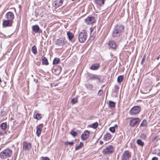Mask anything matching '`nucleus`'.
I'll use <instances>...</instances> for the list:
<instances>
[{"instance_id":"f257e3e1","label":"nucleus","mask_w":160,"mask_h":160,"mask_svg":"<svg viewBox=\"0 0 160 160\" xmlns=\"http://www.w3.org/2000/svg\"><path fill=\"white\" fill-rule=\"evenodd\" d=\"M124 27L121 24H117L112 32V36L114 37H119L124 32Z\"/></svg>"},{"instance_id":"f03ea898","label":"nucleus","mask_w":160,"mask_h":160,"mask_svg":"<svg viewBox=\"0 0 160 160\" xmlns=\"http://www.w3.org/2000/svg\"><path fill=\"white\" fill-rule=\"evenodd\" d=\"M12 153L11 150L9 148H6L3 150L0 153V158L2 159H5L10 157Z\"/></svg>"},{"instance_id":"7ed1b4c3","label":"nucleus","mask_w":160,"mask_h":160,"mask_svg":"<svg viewBox=\"0 0 160 160\" xmlns=\"http://www.w3.org/2000/svg\"><path fill=\"white\" fill-rule=\"evenodd\" d=\"M88 35L86 31L85 30H83L81 32L79 35L78 40L81 42H84L86 40Z\"/></svg>"},{"instance_id":"20e7f679","label":"nucleus","mask_w":160,"mask_h":160,"mask_svg":"<svg viewBox=\"0 0 160 160\" xmlns=\"http://www.w3.org/2000/svg\"><path fill=\"white\" fill-rule=\"evenodd\" d=\"M141 111V108L138 106H135L132 108L129 111L130 115H135L138 114Z\"/></svg>"},{"instance_id":"39448f33","label":"nucleus","mask_w":160,"mask_h":160,"mask_svg":"<svg viewBox=\"0 0 160 160\" xmlns=\"http://www.w3.org/2000/svg\"><path fill=\"white\" fill-rule=\"evenodd\" d=\"M114 151V147L112 145H109L103 150L102 152L104 155H108L112 153Z\"/></svg>"},{"instance_id":"423d86ee","label":"nucleus","mask_w":160,"mask_h":160,"mask_svg":"<svg viewBox=\"0 0 160 160\" xmlns=\"http://www.w3.org/2000/svg\"><path fill=\"white\" fill-rule=\"evenodd\" d=\"M55 43L57 45L62 46L66 44L67 41L65 37H62L56 39Z\"/></svg>"},{"instance_id":"0eeeda50","label":"nucleus","mask_w":160,"mask_h":160,"mask_svg":"<svg viewBox=\"0 0 160 160\" xmlns=\"http://www.w3.org/2000/svg\"><path fill=\"white\" fill-rule=\"evenodd\" d=\"M131 152L129 151H125L122 156L121 160H128L131 158Z\"/></svg>"},{"instance_id":"6e6552de","label":"nucleus","mask_w":160,"mask_h":160,"mask_svg":"<svg viewBox=\"0 0 160 160\" xmlns=\"http://www.w3.org/2000/svg\"><path fill=\"white\" fill-rule=\"evenodd\" d=\"M140 122V121L138 118H133L130 121L129 125L131 127H133L136 126L138 125L139 124Z\"/></svg>"},{"instance_id":"1a4fd4ad","label":"nucleus","mask_w":160,"mask_h":160,"mask_svg":"<svg viewBox=\"0 0 160 160\" xmlns=\"http://www.w3.org/2000/svg\"><path fill=\"white\" fill-rule=\"evenodd\" d=\"M32 148V144L27 141H24L23 142V150L25 151H29Z\"/></svg>"},{"instance_id":"9d476101","label":"nucleus","mask_w":160,"mask_h":160,"mask_svg":"<svg viewBox=\"0 0 160 160\" xmlns=\"http://www.w3.org/2000/svg\"><path fill=\"white\" fill-rule=\"evenodd\" d=\"M95 22V18L93 17H88L85 19V22L88 25H91Z\"/></svg>"},{"instance_id":"9b49d317","label":"nucleus","mask_w":160,"mask_h":160,"mask_svg":"<svg viewBox=\"0 0 160 160\" xmlns=\"http://www.w3.org/2000/svg\"><path fill=\"white\" fill-rule=\"evenodd\" d=\"M13 22L6 19H3L2 21V25L3 28L11 27L12 26Z\"/></svg>"},{"instance_id":"f8f14e48","label":"nucleus","mask_w":160,"mask_h":160,"mask_svg":"<svg viewBox=\"0 0 160 160\" xmlns=\"http://www.w3.org/2000/svg\"><path fill=\"white\" fill-rule=\"evenodd\" d=\"M14 18V14L11 12H8L5 15V19L13 22Z\"/></svg>"},{"instance_id":"ddd939ff","label":"nucleus","mask_w":160,"mask_h":160,"mask_svg":"<svg viewBox=\"0 0 160 160\" xmlns=\"http://www.w3.org/2000/svg\"><path fill=\"white\" fill-rule=\"evenodd\" d=\"M89 136V131L88 130H85L81 135L80 138L82 140H86L88 138Z\"/></svg>"},{"instance_id":"4468645a","label":"nucleus","mask_w":160,"mask_h":160,"mask_svg":"<svg viewBox=\"0 0 160 160\" xmlns=\"http://www.w3.org/2000/svg\"><path fill=\"white\" fill-rule=\"evenodd\" d=\"M43 124H39L37 126L36 128V133L37 136L38 137H40L41 132L42 131V129L43 128Z\"/></svg>"},{"instance_id":"2eb2a0df","label":"nucleus","mask_w":160,"mask_h":160,"mask_svg":"<svg viewBox=\"0 0 160 160\" xmlns=\"http://www.w3.org/2000/svg\"><path fill=\"white\" fill-rule=\"evenodd\" d=\"M108 45L111 48L114 50L116 49L118 46L116 42L113 40L109 41Z\"/></svg>"},{"instance_id":"dca6fc26","label":"nucleus","mask_w":160,"mask_h":160,"mask_svg":"<svg viewBox=\"0 0 160 160\" xmlns=\"http://www.w3.org/2000/svg\"><path fill=\"white\" fill-rule=\"evenodd\" d=\"M63 0H55L54 6L57 8L61 6L63 4Z\"/></svg>"},{"instance_id":"f3484780","label":"nucleus","mask_w":160,"mask_h":160,"mask_svg":"<svg viewBox=\"0 0 160 160\" xmlns=\"http://www.w3.org/2000/svg\"><path fill=\"white\" fill-rule=\"evenodd\" d=\"M105 0H94L95 3L98 6H102L104 4Z\"/></svg>"},{"instance_id":"a211bd4d","label":"nucleus","mask_w":160,"mask_h":160,"mask_svg":"<svg viewBox=\"0 0 160 160\" xmlns=\"http://www.w3.org/2000/svg\"><path fill=\"white\" fill-rule=\"evenodd\" d=\"M111 138V134L110 133H108L104 135L103 139L105 141H108L110 140Z\"/></svg>"},{"instance_id":"6ab92c4d","label":"nucleus","mask_w":160,"mask_h":160,"mask_svg":"<svg viewBox=\"0 0 160 160\" xmlns=\"http://www.w3.org/2000/svg\"><path fill=\"white\" fill-rule=\"evenodd\" d=\"M100 67V65L98 63L93 64L91 65L90 68L92 70H97Z\"/></svg>"},{"instance_id":"aec40b11","label":"nucleus","mask_w":160,"mask_h":160,"mask_svg":"<svg viewBox=\"0 0 160 160\" xmlns=\"http://www.w3.org/2000/svg\"><path fill=\"white\" fill-rule=\"evenodd\" d=\"M89 79L91 80H100V78L98 76L95 74H93L91 75L89 77Z\"/></svg>"},{"instance_id":"412c9836","label":"nucleus","mask_w":160,"mask_h":160,"mask_svg":"<svg viewBox=\"0 0 160 160\" xmlns=\"http://www.w3.org/2000/svg\"><path fill=\"white\" fill-rule=\"evenodd\" d=\"M42 64L46 65H47L49 64L47 59L45 57L42 59Z\"/></svg>"},{"instance_id":"4be33fe9","label":"nucleus","mask_w":160,"mask_h":160,"mask_svg":"<svg viewBox=\"0 0 160 160\" xmlns=\"http://www.w3.org/2000/svg\"><path fill=\"white\" fill-rule=\"evenodd\" d=\"M67 35L69 40H72L74 37V35L71 32H67Z\"/></svg>"},{"instance_id":"5701e85b","label":"nucleus","mask_w":160,"mask_h":160,"mask_svg":"<svg viewBox=\"0 0 160 160\" xmlns=\"http://www.w3.org/2000/svg\"><path fill=\"white\" fill-rule=\"evenodd\" d=\"M136 142L138 145L141 147H143L144 145V142L140 139H138Z\"/></svg>"},{"instance_id":"b1692460","label":"nucleus","mask_w":160,"mask_h":160,"mask_svg":"<svg viewBox=\"0 0 160 160\" xmlns=\"http://www.w3.org/2000/svg\"><path fill=\"white\" fill-rule=\"evenodd\" d=\"M32 29L35 32L37 33L39 31L40 28L38 25H35L32 26Z\"/></svg>"},{"instance_id":"393cba45","label":"nucleus","mask_w":160,"mask_h":160,"mask_svg":"<svg viewBox=\"0 0 160 160\" xmlns=\"http://www.w3.org/2000/svg\"><path fill=\"white\" fill-rule=\"evenodd\" d=\"M1 128L4 130H5L7 128V125L6 122H3L0 125Z\"/></svg>"},{"instance_id":"a878e982","label":"nucleus","mask_w":160,"mask_h":160,"mask_svg":"<svg viewBox=\"0 0 160 160\" xmlns=\"http://www.w3.org/2000/svg\"><path fill=\"white\" fill-rule=\"evenodd\" d=\"M98 126V123L97 122H96L95 123H93L91 124H90L89 125V127L92 128L94 129L97 128Z\"/></svg>"},{"instance_id":"bb28decb","label":"nucleus","mask_w":160,"mask_h":160,"mask_svg":"<svg viewBox=\"0 0 160 160\" xmlns=\"http://www.w3.org/2000/svg\"><path fill=\"white\" fill-rule=\"evenodd\" d=\"M60 62V60L59 58H54L53 61V64L54 65L58 64Z\"/></svg>"},{"instance_id":"cd10ccee","label":"nucleus","mask_w":160,"mask_h":160,"mask_svg":"<svg viewBox=\"0 0 160 160\" xmlns=\"http://www.w3.org/2000/svg\"><path fill=\"white\" fill-rule=\"evenodd\" d=\"M31 50L32 52L34 54H36L37 53V47L35 45L32 47Z\"/></svg>"},{"instance_id":"c85d7f7f","label":"nucleus","mask_w":160,"mask_h":160,"mask_svg":"<svg viewBox=\"0 0 160 160\" xmlns=\"http://www.w3.org/2000/svg\"><path fill=\"white\" fill-rule=\"evenodd\" d=\"M83 146V143L82 142H80L79 145L76 146L75 148V150H78L80 149V148H81L82 147V146Z\"/></svg>"},{"instance_id":"c756f323","label":"nucleus","mask_w":160,"mask_h":160,"mask_svg":"<svg viewBox=\"0 0 160 160\" xmlns=\"http://www.w3.org/2000/svg\"><path fill=\"white\" fill-rule=\"evenodd\" d=\"M123 76L122 75L118 76L117 78V82L119 83H121L123 80Z\"/></svg>"},{"instance_id":"7c9ffc66","label":"nucleus","mask_w":160,"mask_h":160,"mask_svg":"<svg viewBox=\"0 0 160 160\" xmlns=\"http://www.w3.org/2000/svg\"><path fill=\"white\" fill-rule=\"evenodd\" d=\"M147 122L146 120H143L140 124V127H144L147 126Z\"/></svg>"},{"instance_id":"2f4dec72","label":"nucleus","mask_w":160,"mask_h":160,"mask_svg":"<svg viewBox=\"0 0 160 160\" xmlns=\"http://www.w3.org/2000/svg\"><path fill=\"white\" fill-rule=\"evenodd\" d=\"M109 107L111 108H113L115 107V103L112 101H109Z\"/></svg>"},{"instance_id":"473e14b6","label":"nucleus","mask_w":160,"mask_h":160,"mask_svg":"<svg viewBox=\"0 0 160 160\" xmlns=\"http://www.w3.org/2000/svg\"><path fill=\"white\" fill-rule=\"evenodd\" d=\"M71 102L72 104H74L78 102V98L77 97L72 99Z\"/></svg>"},{"instance_id":"72a5a7b5","label":"nucleus","mask_w":160,"mask_h":160,"mask_svg":"<svg viewBox=\"0 0 160 160\" xmlns=\"http://www.w3.org/2000/svg\"><path fill=\"white\" fill-rule=\"evenodd\" d=\"M34 118L38 120H40L42 118V117L41 114L38 113L36 115L35 117H34Z\"/></svg>"},{"instance_id":"f704fd0d","label":"nucleus","mask_w":160,"mask_h":160,"mask_svg":"<svg viewBox=\"0 0 160 160\" xmlns=\"http://www.w3.org/2000/svg\"><path fill=\"white\" fill-rule=\"evenodd\" d=\"M115 127H117V125H115L114 127H112L110 128L109 130L112 132L114 133L115 132Z\"/></svg>"},{"instance_id":"c9c22d12","label":"nucleus","mask_w":160,"mask_h":160,"mask_svg":"<svg viewBox=\"0 0 160 160\" xmlns=\"http://www.w3.org/2000/svg\"><path fill=\"white\" fill-rule=\"evenodd\" d=\"M74 143L73 142H66L64 143V145L66 146H68L69 145L71 146H72L73 145Z\"/></svg>"},{"instance_id":"e433bc0d","label":"nucleus","mask_w":160,"mask_h":160,"mask_svg":"<svg viewBox=\"0 0 160 160\" xmlns=\"http://www.w3.org/2000/svg\"><path fill=\"white\" fill-rule=\"evenodd\" d=\"M140 138L144 140H146L147 137V135L144 133L142 134L140 136Z\"/></svg>"},{"instance_id":"4c0bfd02","label":"nucleus","mask_w":160,"mask_h":160,"mask_svg":"<svg viewBox=\"0 0 160 160\" xmlns=\"http://www.w3.org/2000/svg\"><path fill=\"white\" fill-rule=\"evenodd\" d=\"M70 134L74 137H76L77 135V132L73 130L71 131Z\"/></svg>"},{"instance_id":"58836bf2","label":"nucleus","mask_w":160,"mask_h":160,"mask_svg":"<svg viewBox=\"0 0 160 160\" xmlns=\"http://www.w3.org/2000/svg\"><path fill=\"white\" fill-rule=\"evenodd\" d=\"M103 92V90H99L98 93V95L100 96L102 95Z\"/></svg>"},{"instance_id":"ea45409f","label":"nucleus","mask_w":160,"mask_h":160,"mask_svg":"<svg viewBox=\"0 0 160 160\" xmlns=\"http://www.w3.org/2000/svg\"><path fill=\"white\" fill-rule=\"evenodd\" d=\"M42 160H50L48 157H42Z\"/></svg>"},{"instance_id":"a19ab883","label":"nucleus","mask_w":160,"mask_h":160,"mask_svg":"<svg viewBox=\"0 0 160 160\" xmlns=\"http://www.w3.org/2000/svg\"><path fill=\"white\" fill-rule=\"evenodd\" d=\"M94 28L95 27H92L90 28V30L91 34L93 32Z\"/></svg>"},{"instance_id":"79ce46f5","label":"nucleus","mask_w":160,"mask_h":160,"mask_svg":"<svg viewBox=\"0 0 160 160\" xmlns=\"http://www.w3.org/2000/svg\"><path fill=\"white\" fill-rule=\"evenodd\" d=\"M151 160H158V158L157 157H154L152 158Z\"/></svg>"},{"instance_id":"37998d69","label":"nucleus","mask_w":160,"mask_h":160,"mask_svg":"<svg viewBox=\"0 0 160 160\" xmlns=\"http://www.w3.org/2000/svg\"><path fill=\"white\" fill-rule=\"evenodd\" d=\"M158 137H159L158 136H156V137H154L153 140L152 141H155L156 140V139H157V138H158Z\"/></svg>"},{"instance_id":"c03bdc74","label":"nucleus","mask_w":160,"mask_h":160,"mask_svg":"<svg viewBox=\"0 0 160 160\" xmlns=\"http://www.w3.org/2000/svg\"><path fill=\"white\" fill-rule=\"evenodd\" d=\"M145 56H144L143 57V58H142V60L141 61V62H143L145 60Z\"/></svg>"},{"instance_id":"a18cd8bd","label":"nucleus","mask_w":160,"mask_h":160,"mask_svg":"<svg viewBox=\"0 0 160 160\" xmlns=\"http://www.w3.org/2000/svg\"><path fill=\"white\" fill-rule=\"evenodd\" d=\"M99 144L100 145H102L103 144V142L102 141H100L99 142Z\"/></svg>"},{"instance_id":"49530a36","label":"nucleus","mask_w":160,"mask_h":160,"mask_svg":"<svg viewBox=\"0 0 160 160\" xmlns=\"http://www.w3.org/2000/svg\"><path fill=\"white\" fill-rule=\"evenodd\" d=\"M110 55L111 57H113L114 56L113 54V53L112 52H110Z\"/></svg>"},{"instance_id":"de8ad7c7","label":"nucleus","mask_w":160,"mask_h":160,"mask_svg":"<svg viewBox=\"0 0 160 160\" xmlns=\"http://www.w3.org/2000/svg\"><path fill=\"white\" fill-rule=\"evenodd\" d=\"M61 71V69H60L58 70V73H56V74H58Z\"/></svg>"},{"instance_id":"09e8293b","label":"nucleus","mask_w":160,"mask_h":160,"mask_svg":"<svg viewBox=\"0 0 160 160\" xmlns=\"http://www.w3.org/2000/svg\"><path fill=\"white\" fill-rule=\"evenodd\" d=\"M159 152L157 153V155L158 156H160V150H159Z\"/></svg>"},{"instance_id":"8fccbe9b","label":"nucleus","mask_w":160,"mask_h":160,"mask_svg":"<svg viewBox=\"0 0 160 160\" xmlns=\"http://www.w3.org/2000/svg\"><path fill=\"white\" fill-rule=\"evenodd\" d=\"M159 58H160L159 57H158L157 58V60H159Z\"/></svg>"},{"instance_id":"3c124183","label":"nucleus","mask_w":160,"mask_h":160,"mask_svg":"<svg viewBox=\"0 0 160 160\" xmlns=\"http://www.w3.org/2000/svg\"><path fill=\"white\" fill-rule=\"evenodd\" d=\"M0 135H3V134H2L1 132H0Z\"/></svg>"},{"instance_id":"603ef678","label":"nucleus","mask_w":160,"mask_h":160,"mask_svg":"<svg viewBox=\"0 0 160 160\" xmlns=\"http://www.w3.org/2000/svg\"><path fill=\"white\" fill-rule=\"evenodd\" d=\"M113 60V59H111V60H109V61L110 62H111Z\"/></svg>"},{"instance_id":"864d4df0","label":"nucleus","mask_w":160,"mask_h":160,"mask_svg":"<svg viewBox=\"0 0 160 160\" xmlns=\"http://www.w3.org/2000/svg\"><path fill=\"white\" fill-rule=\"evenodd\" d=\"M72 0V1H75V0Z\"/></svg>"},{"instance_id":"5fc2aeb1","label":"nucleus","mask_w":160,"mask_h":160,"mask_svg":"<svg viewBox=\"0 0 160 160\" xmlns=\"http://www.w3.org/2000/svg\"><path fill=\"white\" fill-rule=\"evenodd\" d=\"M113 58H116V57H113Z\"/></svg>"}]
</instances>
